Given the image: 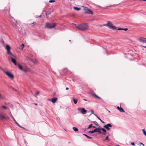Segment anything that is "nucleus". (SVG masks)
<instances>
[{
	"instance_id": "nucleus-1",
	"label": "nucleus",
	"mask_w": 146,
	"mask_h": 146,
	"mask_svg": "<svg viewBox=\"0 0 146 146\" xmlns=\"http://www.w3.org/2000/svg\"><path fill=\"white\" fill-rule=\"evenodd\" d=\"M6 49L7 50V54L8 56V57L11 59L12 62L15 65H17V63L16 60V57L11 51V47L10 46H6Z\"/></svg>"
},
{
	"instance_id": "nucleus-2",
	"label": "nucleus",
	"mask_w": 146,
	"mask_h": 146,
	"mask_svg": "<svg viewBox=\"0 0 146 146\" xmlns=\"http://www.w3.org/2000/svg\"><path fill=\"white\" fill-rule=\"evenodd\" d=\"M75 25L77 28L81 31L87 30L88 29V26L87 24L85 23L80 24L77 26Z\"/></svg>"
},
{
	"instance_id": "nucleus-3",
	"label": "nucleus",
	"mask_w": 146,
	"mask_h": 146,
	"mask_svg": "<svg viewBox=\"0 0 146 146\" xmlns=\"http://www.w3.org/2000/svg\"><path fill=\"white\" fill-rule=\"evenodd\" d=\"M9 117L5 113H0V119H9Z\"/></svg>"
},
{
	"instance_id": "nucleus-4",
	"label": "nucleus",
	"mask_w": 146,
	"mask_h": 146,
	"mask_svg": "<svg viewBox=\"0 0 146 146\" xmlns=\"http://www.w3.org/2000/svg\"><path fill=\"white\" fill-rule=\"evenodd\" d=\"M108 27L110 29H115L117 28V27L115 26H113V24L110 21H108Z\"/></svg>"
},
{
	"instance_id": "nucleus-5",
	"label": "nucleus",
	"mask_w": 146,
	"mask_h": 146,
	"mask_svg": "<svg viewBox=\"0 0 146 146\" xmlns=\"http://www.w3.org/2000/svg\"><path fill=\"white\" fill-rule=\"evenodd\" d=\"M83 7L84 8V10L85 11V13H89L92 14H93V12L91 9L85 7L83 6Z\"/></svg>"
},
{
	"instance_id": "nucleus-6",
	"label": "nucleus",
	"mask_w": 146,
	"mask_h": 146,
	"mask_svg": "<svg viewBox=\"0 0 146 146\" xmlns=\"http://www.w3.org/2000/svg\"><path fill=\"white\" fill-rule=\"evenodd\" d=\"M56 25V24L55 23L51 24L47 23L46 25V27L49 29H52L54 28Z\"/></svg>"
},
{
	"instance_id": "nucleus-7",
	"label": "nucleus",
	"mask_w": 146,
	"mask_h": 146,
	"mask_svg": "<svg viewBox=\"0 0 146 146\" xmlns=\"http://www.w3.org/2000/svg\"><path fill=\"white\" fill-rule=\"evenodd\" d=\"M78 110L79 111H80L83 114H86L87 112V111L84 108H78Z\"/></svg>"
},
{
	"instance_id": "nucleus-8",
	"label": "nucleus",
	"mask_w": 146,
	"mask_h": 146,
	"mask_svg": "<svg viewBox=\"0 0 146 146\" xmlns=\"http://www.w3.org/2000/svg\"><path fill=\"white\" fill-rule=\"evenodd\" d=\"M4 72L10 78L12 79L14 78L13 75L9 71H4Z\"/></svg>"
},
{
	"instance_id": "nucleus-9",
	"label": "nucleus",
	"mask_w": 146,
	"mask_h": 146,
	"mask_svg": "<svg viewBox=\"0 0 146 146\" xmlns=\"http://www.w3.org/2000/svg\"><path fill=\"white\" fill-rule=\"evenodd\" d=\"M138 40L141 43H146V38L144 37H140L139 38Z\"/></svg>"
},
{
	"instance_id": "nucleus-10",
	"label": "nucleus",
	"mask_w": 146,
	"mask_h": 146,
	"mask_svg": "<svg viewBox=\"0 0 146 146\" xmlns=\"http://www.w3.org/2000/svg\"><path fill=\"white\" fill-rule=\"evenodd\" d=\"M112 127V125L111 123H108L107 125H105L104 126V127L106 128L108 130H110L109 127Z\"/></svg>"
},
{
	"instance_id": "nucleus-11",
	"label": "nucleus",
	"mask_w": 146,
	"mask_h": 146,
	"mask_svg": "<svg viewBox=\"0 0 146 146\" xmlns=\"http://www.w3.org/2000/svg\"><path fill=\"white\" fill-rule=\"evenodd\" d=\"M18 65L19 67V69L21 70H23L24 72H26L27 71V70L25 69H23L22 66H21L19 64H18Z\"/></svg>"
},
{
	"instance_id": "nucleus-12",
	"label": "nucleus",
	"mask_w": 146,
	"mask_h": 146,
	"mask_svg": "<svg viewBox=\"0 0 146 146\" xmlns=\"http://www.w3.org/2000/svg\"><path fill=\"white\" fill-rule=\"evenodd\" d=\"M117 108L118 110L120 111V112H124V111L123 110V109L121 108V107H119V106H117Z\"/></svg>"
},
{
	"instance_id": "nucleus-13",
	"label": "nucleus",
	"mask_w": 146,
	"mask_h": 146,
	"mask_svg": "<svg viewBox=\"0 0 146 146\" xmlns=\"http://www.w3.org/2000/svg\"><path fill=\"white\" fill-rule=\"evenodd\" d=\"M63 72H64V73H67V72H68V73H69H69L70 72H69L68 71V70L66 68H64L63 70Z\"/></svg>"
},
{
	"instance_id": "nucleus-14",
	"label": "nucleus",
	"mask_w": 146,
	"mask_h": 146,
	"mask_svg": "<svg viewBox=\"0 0 146 146\" xmlns=\"http://www.w3.org/2000/svg\"><path fill=\"white\" fill-rule=\"evenodd\" d=\"M57 98H54L51 100V101L53 103H55L57 100Z\"/></svg>"
},
{
	"instance_id": "nucleus-15",
	"label": "nucleus",
	"mask_w": 146,
	"mask_h": 146,
	"mask_svg": "<svg viewBox=\"0 0 146 146\" xmlns=\"http://www.w3.org/2000/svg\"><path fill=\"white\" fill-rule=\"evenodd\" d=\"M95 115L100 120V121L103 123H104V122L102 120L100 117L98 116L96 114H95Z\"/></svg>"
},
{
	"instance_id": "nucleus-16",
	"label": "nucleus",
	"mask_w": 146,
	"mask_h": 146,
	"mask_svg": "<svg viewBox=\"0 0 146 146\" xmlns=\"http://www.w3.org/2000/svg\"><path fill=\"white\" fill-rule=\"evenodd\" d=\"M92 95L93 96L95 97L96 98H98V99H100V97L98 96L95 93H93Z\"/></svg>"
},
{
	"instance_id": "nucleus-17",
	"label": "nucleus",
	"mask_w": 146,
	"mask_h": 146,
	"mask_svg": "<svg viewBox=\"0 0 146 146\" xmlns=\"http://www.w3.org/2000/svg\"><path fill=\"white\" fill-rule=\"evenodd\" d=\"M106 140H108V141H110V139L109 138V137H108V136H107L106 138L105 139L103 140V141H105Z\"/></svg>"
},
{
	"instance_id": "nucleus-18",
	"label": "nucleus",
	"mask_w": 146,
	"mask_h": 146,
	"mask_svg": "<svg viewBox=\"0 0 146 146\" xmlns=\"http://www.w3.org/2000/svg\"><path fill=\"white\" fill-rule=\"evenodd\" d=\"M100 129L98 128H96L94 130V131L95 132H97L98 130H100Z\"/></svg>"
},
{
	"instance_id": "nucleus-19",
	"label": "nucleus",
	"mask_w": 146,
	"mask_h": 146,
	"mask_svg": "<svg viewBox=\"0 0 146 146\" xmlns=\"http://www.w3.org/2000/svg\"><path fill=\"white\" fill-rule=\"evenodd\" d=\"M73 130L74 131H78V129L75 127H73Z\"/></svg>"
},
{
	"instance_id": "nucleus-20",
	"label": "nucleus",
	"mask_w": 146,
	"mask_h": 146,
	"mask_svg": "<svg viewBox=\"0 0 146 146\" xmlns=\"http://www.w3.org/2000/svg\"><path fill=\"white\" fill-rule=\"evenodd\" d=\"M73 100L74 102V103L75 104H76L77 103L78 100L76 99H75L74 98H73Z\"/></svg>"
},
{
	"instance_id": "nucleus-21",
	"label": "nucleus",
	"mask_w": 146,
	"mask_h": 146,
	"mask_svg": "<svg viewBox=\"0 0 146 146\" xmlns=\"http://www.w3.org/2000/svg\"><path fill=\"white\" fill-rule=\"evenodd\" d=\"M31 59H32L28 56L26 57V59H25L26 60H30V61Z\"/></svg>"
},
{
	"instance_id": "nucleus-22",
	"label": "nucleus",
	"mask_w": 146,
	"mask_h": 146,
	"mask_svg": "<svg viewBox=\"0 0 146 146\" xmlns=\"http://www.w3.org/2000/svg\"><path fill=\"white\" fill-rule=\"evenodd\" d=\"M74 9L75 10H76L77 11H79L80 9V8H78V7H74Z\"/></svg>"
},
{
	"instance_id": "nucleus-23",
	"label": "nucleus",
	"mask_w": 146,
	"mask_h": 146,
	"mask_svg": "<svg viewBox=\"0 0 146 146\" xmlns=\"http://www.w3.org/2000/svg\"><path fill=\"white\" fill-rule=\"evenodd\" d=\"M142 131L144 134L145 135V136H146V131L145 129H143Z\"/></svg>"
},
{
	"instance_id": "nucleus-24",
	"label": "nucleus",
	"mask_w": 146,
	"mask_h": 146,
	"mask_svg": "<svg viewBox=\"0 0 146 146\" xmlns=\"http://www.w3.org/2000/svg\"><path fill=\"white\" fill-rule=\"evenodd\" d=\"M31 61H32L34 63H37V61L36 60H34L32 59Z\"/></svg>"
},
{
	"instance_id": "nucleus-25",
	"label": "nucleus",
	"mask_w": 146,
	"mask_h": 146,
	"mask_svg": "<svg viewBox=\"0 0 146 146\" xmlns=\"http://www.w3.org/2000/svg\"><path fill=\"white\" fill-rule=\"evenodd\" d=\"M102 129V131H103L104 132H105V133H103V134H106V130L105 129H104V128H102V129Z\"/></svg>"
},
{
	"instance_id": "nucleus-26",
	"label": "nucleus",
	"mask_w": 146,
	"mask_h": 146,
	"mask_svg": "<svg viewBox=\"0 0 146 146\" xmlns=\"http://www.w3.org/2000/svg\"><path fill=\"white\" fill-rule=\"evenodd\" d=\"M24 47L25 46H19V49L22 50L23 49Z\"/></svg>"
},
{
	"instance_id": "nucleus-27",
	"label": "nucleus",
	"mask_w": 146,
	"mask_h": 146,
	"mask_svg": "<svg viewBox=\"0 0 146 146\" xmlns=\"http://www.w3.org/2000/svg\"><path fill=\"white\" fill-rule=\"evenodd\" d=\"M4 98L3 96L0 93V99H3Z\"/></svg>"
},
{
	"instance_id": "nucleus-28",
	"label": "nucleus",
	"mask_w": 146,
	"mask_h": 146,
	"mask_svg": "<svg viewBox=\"0 0 146 146\" xmlns=\"http://www.w3.org/2000/svg\"><path fill=\"white\" fill-rule=\"evenodd\" d=\"M94 132H94V130H93V131H88L89 133H92Z\"/></svg>"
},
{
	"instance_id": "nucleus-29",
	"label": "nucleus",
	"mask_w": 146,
	"mask_h": 146,
	"mask_svg": "<svg viewBox=\"0 0 146 146\" xmlns=\"http://www.w3.org/2000/svg\"><path fill=\"white\" fill-rule=\"evenodd\" d=\"M92 127V124H91L89 125L88 127V129H89L90 127Z\"/></svg>"
},
{
	"instance_id": "nucleus-30",
	"label": "nucleus",
	"mask_w": 146,
	"mask_h": 146,
	"mask_svg": "<svg viewBox=\"0 0 146 146\" xmlns=\"http://www.w3.org/2000/svg\"><path fill=\"white\" fill-rule=\"evenodd\" d=\"M1 42L2 44L4 45H5L4 44V41L3 40H1Z\"/></svg>"
},
{
	"instance_id": "nucleus-31",
	"label": "nucleus",
	"mask_w": 146,
	"mask_h": 146,
	"mask_svg": "<svg viewBox=\"0 0 146 146\" xmlns=\"http://www.w3.org/2000/svg\"><path fill=\"white\" fill-rule=\"evenodd\" d=\"M39 93H40V92H39V91H37L36 92V94H35V96L36 97V96L37 95H38L39 94Z\"/></svg>"
},
{
	"instance_id": "nucleus-32",
	"label": "nucleus",
	"mask_w": 146,
	"mask_h": 146,
	"mask_svg": "<svg viewBox=\"0 0 146 146\" xmlns=\"http://www.w3.org/2000/svg\"><path fill=\"white\" fill-rule=\"evenodd\" d=\"M55 2V1L54 0H50L49 1L50 3H53Z\"/></svg>"
},
{
	"instance_id": "nucleus-33",
	"label": "nucleus",
	"mask_w": 146,
	"mask_h": 146,
	"mask_svg": "<svg viewBox=\"0 0 146 146\" xmlns=\"http://www.w3.org/2000/svg\"><path fill=\"white\" fill-rule=\"evenodd\" d=\"M87 138H88V139H92L93 138L92 137H90L88 135H87V137H86Z\"/></svg>"
},
{
	"instance_id": "nucleus-34",
	"label": "nucleus",
	"mask_w": 146,
	"mask_h": 146,
	"mask_svg": "<svg viewBox=\"0 0 146 146\" xmlns=\"http://www.w3.org/2000/svg\"><path fill=\"white\" fill-rule=\"evenodd\" d=\"M99 133L101 134L102 133V132L100 131V130H98V132Z\"/></svg>"
},
{
	"instance_id": "nucleus-35",
	"label": "nucleus",
	"mask_w": 146,
	"mask_h": 146,
	"mask_svg": "<svg viewBox=\"0 0 146 146\" xmlns=\"http://www.w3.org/2000/svg\"><path fill=\"white\" fill-rule=\"evenodd\" d=\"M91 112L92 113V114H94V115H95V114H95L94 113V112L93 110H91Z\"/></svg>"
},
{
	"instance_id": "nucleus-36",
	"label": "nucleus",
	"mask_w": 146,
	"mask_h": 146,
	"mask_svg": "<svg viewBox=\"0 0 146 146\" xmlns=\"http://www.w3.org/2000/svg\"><path fill=\"white\" fill-rule=\"evenodd\" d=\"M103 26H106L107 27H108V23H107V24H104L103 25Z\"/></svg>"
},
{
	"instance_id": "nucleus-37",
	"label": "nucleus",
	"mask_w": 146,
	"mask_h": 146,
	"mask_svg": "<svg viewBox=\"0 0 146 146\" xmlns=\"http://www.w3.org/2000/svg\"><path fill=\"white\" fill-rule=\"evenodd\" d=\"M131 144L133 146L135 145V144L134 143L132 142L131 143Z\"/></svg>"
},
{
	"instance_id": "nucleus-38",
	"label": "nucleus",
	"mask_w": 146,
	"mask_h": 146,
	"mask_svg": "<svg viewBox=\"0 0 146 146\" xmlns=\"http://www.w3.org/2000/svg\"><path fill=\"white\" fill-rule=\"evenodd\" d=\"M13 120L16 123H17V122L16 121L14 118H13Z\"/></svg>"
},
{
	"instance_id": "nucleus-39",
	"label": "nucleus",
	"mask_w": 146,
	"mask_h": 146,
	"mask_svg": "<svg viewBox=\"0 0 146 146\" xmlns=\"http://www.w3.org/2000/svg\"><path fill=\"white\" fill-rule=\"evenodd\" d=\"M2 108H3L7 109V108L5 106H3L2 107Z\"/></svg>"
},
{
	"instance_id": "nucleus-40",
	"label": "nucleus",
	"mask_w": 146,
	"mask_h": 146,
	"mask_svg": "<svg viewBox=\"0 0 146 146\" xmlns=\"http://www.w3.org/2000/svg\"><path fill=\"white\" fill-rule=\"evenodd\" d=\"M122 30H124L125 31H127V29H123Z\"/></svg>"
},
{
	"instance_id": "nucleus-41",
	"label": "nucleus",
	"mask_w": 146,
	"mask_h": 146,
	"mask_svg": "<svg viewBox=\"0 0 146 146\" xmlns=\"http://www.w3.org/2000/svg\"><path fill=\"white\" fill-rule=\"evenodd\" d=\"M0 68L4 72V69H3V68L2 67H0Z\"/></svg>"
},
{
	"instance_id": "nucleus-42",
	"label": "nucleus",
	"mask_w": 146,
	"mask_h": 146,
	"mask_svg": "<svg viewBox=\"0 0 146 146\" xmlns=\"http://www.w3.org/2000/svg\"><path fill=\"white\" fill-rule=\"evenodd\" d=\"M123 29L122 28H118L117 30H122Z\"/></svg>"
},
{
	"instance_id": "nucleus-43",
	"label": "nucleus",
	"mask_w": 146,
	"mask_h": 146,
	"mask_svg": "<svg viewBox=\"0 0 146 146\" xmlns=\"http://www.w3.org/2000/svg\"><path fill=\"white\" fill-rule=\"evenodd\" d=\"M94 122L95 123V124L96 125H97L98 123L96 121H94Z\"/></svg>"
},
{
	"instance_id": "nucleus-44",
	"label": "nucleus",
	"mask_w": 146,
	"mask_h": 146,
	"mask_svg": "<svg viewBox=\"0 0 146 146\" xmlns=\"http://www.w3.org/2000/svg\"><path fill=\"white\" fill-rule=\"evenodd\" d=\"M13 25V26L14 27H15V26H16V27H18L17 26V25H15H15Z\"/></svg>"
},
{
	"instance_id": "nucleus-45",
	"label": "nucleus",
	"mask_w": 146,
	"mask_h": 146,
	"mask_svg": "<svg viewBox=\"0 0 146 146\" xmlns=\"http://www.w3.org/2000/svg\"><path fill=\"white\" fill-rule=\"evenodd\" d=\"M83 135L85 136L86 137H87V135L86 134H83Z\"/></svg>"
},
{
	"instance_id": "nucleus-46",
	"label": "nucleus",
	"mask_w": 146,
	"mask_h": 146,
	"mask_svg": "<svg viewBox=\"0 0 146 146\" xmlns=\"http://www.w3.org/2000/svg\"><path fill=\"white\" fill-rule=\"evenodd\" d=\"M83 135L85 136L86 137H87V135L86 134H83Z\"/></svg>"
},
{
	"instance_id": "nucleus-47",
	"label": "nucleus",
	"mask_w": 146,
	"mask_h": 146,
	"mask_svg": "<svg viewBox=\"0 0 146 146\" xmlns=\"http://www.w3.org/2000/svg\"><path fill=\"white\" fill-rule=\"evenodd\" d=\"M19 126L20 127L22 128H23V129H25V128H24V127H21V126L20 125V126Z\"/></svg>"
},
{
	"instance_id": "nucleus-48",
	"label": "nucleus",
	"mask_w": 146,
	"mask_h": 146,
	"mask_svg": "<svg viewBox=\"0 0 146 146\" xmlns=\"http://www.w3.org/2000/svg\"><path fill=\"white\" fill-rule=\"evenodd\" d=\"M83 100L84 101H87V100L85 99H83Z\"/></svg>"
},
{
	"instance_id": "nucleus-49",
	"label": "nucleus",
	"mask_w": 146,
	"mask_h": 146,
	"mask_svg": "<svg viewBox=\"0 0 146 146\" xmlns=\"http://www.w3.org/2000/svg\"><path fill=\"white\" fill-rule=\"evenodd\" d=\"M68 89H69V88H68V87H66V90H68Z\"/></svg>"
},
{
	"instance_id": "nucleus-50",
	"label": "nucleus",
	"mask_w": 146,
	"mask_h": 146,
	"mask_svg": "<svg viewBox=\"0 0 146 146\" xmlns=\"http://www.w3.org/2000/svg\"><path fill=\"white\" fill-rule=\"evenodd\" d=\"M42 16L41 15H40V16H39L38 17H37V18H38V17H41Z\"/></svg>"
},
{
	"instance_id": "nucleus-51",
	"label": "nucleus",
	"mask_w": 146,
	"mask_h": 146,
	"mask_svg": "<svg viewBox=\"0 0 146 146\" xmlns=\"http://www.w3.org/2000/svg\"><path fill=\"white\" fill-rule=\"evenodd\" d=\"M92 127H93V128H95V129H96V127L95 126H92Z\"/></svg>"
},
{
	"instance_id": "nucleus-52",
	"label": "nucleus",
	"mask_w": 146,
	"mask_h": 146,
	"mask_svg": "<svg viewBox=\"0 0 146 146\" xmlns=\"http://www.w3.org/2000/svg\"><path fill=\"white\" fill-rule=\"evenodd\" d=\"M19 126H20V125L19 124L17 123H16Z\"/></svg>"
},
{
	"instance_id": "nucleus-53",
	"label": "nucleus",
	"mask_w": 146,
	"mask_h": 146,
	"mask_svg": "<svg viewBox=\"0 0 146 146\" xmlns=\"http://www.w3.org/2000/svg\"><path fill=\"white\" fill-rule=\"evenodd\" d=\"M11 117L13 118H13H14L12 115Z\"/></svg>"
},
{
	"instance_id": "nucleus-54",
	"label": "nucleus",
	"mask_w": 146,
	"mask_h": 146,
	"mask_svg": "<svg viewBox=\"0 0 146 146\" xmlns=\"http://www.w3.org/2000/svg\"><path fill=\"white\" fill-rule=\"evenodd\" d=\"M34 104L35 105H37V104H36V103H34Z\"/></svg>"
},
{
	"instance_id": "nucleus-55",
	"label": "nucleus",
	"mask_w": 146,
	"mask_h": 146,
	"mask_svg": "<svg viewBox=\"0 0 146 146\" xmlns=\"http://www.w3.org/2000/svg\"><path fill=\"white\" fill-rule=\"evenodd\" d=\"M21 46H24L23 44H22Z\"/></svg>"
},
{
	"instance_id": "nucleus-56",
	"label": "nucleus",
	"mask_w": 146,
	"mask_h": 146,
	"mask_svg": "<svg viewBox=\"0 0 146 146\" xmlns=\"http://www.w3.org/2000/svg\"><path fill=\"white\" fill-rule=\"evenodd\" d=\"M5 46H9V45H8V44H7L5 45Z\"/></svg>"
},
{
	"instance_id": "nucleus-57",
	"label": "nucleus",
	"mask_w": 146,
	"mask_h": 146,
	"mask_svg": "<svg viewBox=\"0 0 146 146\" xmlns=\"http://www.w3.org/2000/svg\"><path fill=\"white\" fill-rule=\"evenodd\" d=\"M140 143L141 144H143V143Z\"/></svg>"
},
{
	"instance_id": "nucleus-58",
	"label": "nucleus",
	"mask_w": 146,
	"mask_h": 146,
	"mask_svg": "<svg viewBox=\"0 0 146 146\" xmlns=\"http://www.w3.org/2000/svg\"><path fill=\"white\" fill-rule=\"evenodd\" d=\"M46 15H48V13H46Z\"/></svg>"
},
{
	"instance_id": "nucleus-59",
	"label": "nucleus",
	"mask_w": 146,
	"mask_h": 146,
	"mask_svg": "<svg viewBox=\"0 0 146 146\" xmlns=\"http://www.w3.org/2000/svg\"><path fill=\"white\" fill-rule=\"evenodd\" d=\"M145 48H146V46H143Z\"/></svg>"
},
{
	"instance_id": "nucleus-60",
	"label": "nucleus",
	"mask_w": 146,
	"mask_h": 146,
	"mask_svg": "<svg viewBox=\"0 0 146 146\" xmlns=\"http://www.w3.org/2000/svg\"><path fill=\"white\" fill-rule=\"evenodd\" d=\"M143 1H146V0H143Z\"/></svg>"
},
{
	"instance_id": "nucleus-61",
	"label": "nucleus",
	"mask_w": 146,
	"mask_h": 146,
	"mask_svg": "<svg viewBox=\"0 0 146 146\" xmlns=\"http://www.w3.org/2000/svg\"><path fill=\"white\" fill-rule=\"evenodd\" d=\"M108 112H109V113H110V111H109L108 110Z\"/></svg>"
},
{
	"instance_id": "nucleus-62",
	"label": "nucleus",
	"mask_w": 146,
	"mask_h": 146,
	"mask_svg": "<svg viewBox=\"0 0 146 146\" xmlns=\"http://www.w3.org/2000/svg\"><path fill=\"white\" fill-rule=\"evenodd\" d=\"M142 145H143V146H144V144H143H143H142Z\"/></svg>"
},
{
	"instance_id": "nucleus-63",
	"label": "nucleus",
	"mask_w": 146,
	"mask_h": 146,
	"mask_svg": "<svg viewBox=\"0 0 146 146\" xmlns=\"http://www.w3.org/2000/svg\"><path fill=\"white\" fill-rule=\"evenodd\" d=\"M35 22H34L33 23H32V24L34 23Z\"/></svg>"
},
{
	"instance_id": "nucleus-64",
	"label": "nucleus",
	"mask_w": 146,
	"mask_h": 146,
	"mask_svg": "<svg viewBox=\"0 0 146 146\" xmlns=\"http://www.w3.org/2000/svg\"><path fill=\"white\" fill-rule=\"evenodd\" d=\"M117 146H120L119 145H117Z\"/></svg>"
}]
</instances>
